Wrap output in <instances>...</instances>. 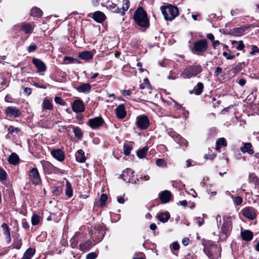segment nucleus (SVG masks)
Here are the masks:
<instances>
[{
    "instance_id": "1",
    "label": "nucleus",
    "mask_w": 259,
    "mask_h": 259,
    "mask_svg": "<svg viewBox=\"0 0 259 259\" xmlns=\"http://www.w3.org/2000/svg\"><path fill=\"white\" fill-rule=\"evenodd\" d=\"M134 19L139 26L148 28L149 26V21L147 13L142 7L138 8L134 13Z\"/></svg>"
},
{
    "instance_id": "2",
    "label": "nucleus",
    "mask_w": 259,
    "mask_h": 259,
    "mask_svg": "<svg viewBox=\"0 0 259 259\" xmlns=\"http://www.w3.org/2000/svg\"><path fill=\"white\" fill-rule=\"evenodd\" d=\"M160 10L164 19L167 21H172L178 16L179 13L178 8L170 4L161 6Z\"/></svg>"
},
{
    "instance_id": "3",
    "label": "nucleus",
    "mask_w": 259,
    "mask_h": 259,
    "mask_svg": "<svg viewBox=\"0 0 259 259\" xmlns=\"http://www.w3.org/2000/svg\"><path fill=\"white\" fill-rule=\"evenodd\" d=\"M202 71V67L200 65H190L185 68L181 74L184 78H190L195 76Z\"/></svg>"
},
{
    "instance_id": "4",
    "label": "nucleus",
    "mask_w": 259,
    "mask_h": 259,
    "mask_svg": "<svg viewBox=\"0 0 259 259\" xmlns=\"http://www.w3.org/2000/svg\"><path fill=\"white\" fill-rule=\"evenodd\" d=\"M232 229V223L230 221H225L221 227V231L220 236V241H224L230 235Z\"/></svg>"
},
{
    "instance_id": "5",
    "label": "nucleus",
    "mask_w": 259,
    "mask_h": 259,
    "mask_svg": "<svg viewBox=\"0 0 259 259\" xmlns=\"http://www.w3.org/2000/svg\"><path fill=\"white\" fill-rule=\"evenodd\" d=\"M29 179L34 185H38L40 182V178L38 170L36 168H32L29 172Z\"/></svg>"
},
{
    "instance_id": "6",
    "label": "nucleus",
    "mask_w": 259,
    "mask_h": 259,
    "mask_svg": "<svg viewBox=\"0 0 259 259\" xmlns=\"http://www.w3.org/2000/svg\"><path fill=\"white\" fill-rule=\"evenodd\" d=\"M136 124L142 130L146 129L149 125L148 118L145 115H140L137 117Z\"/></svg>"
},
{
    "instance_id": "7",
    "label": "nucleus",
    "mask_w": 259,
    "mask_h": 259,
    "mask_svg": "<svg viewBox=\"0 0 259 259\" xmlns=\"http://www.w3.org/2000/svg\"><path fill=\"white\" fill-rule=\"evenodd\" d=\"M257 213L256 210L251 207L247 206L242 210L243 216L250 220H253L256 218Z\"/></svg>"
},
{
    "instance_id": "8",
    "label": "nucleus",
    "mask_w": 259,
    "mask_h": 259,
    "mask_svg": "<svg viewBox=\"0 0 259 259\" xmlns=\"http://www.w3.org/2000/svg\"><path fill=\"white\" fill-rule=\"evenodd\" d=\"M208 47L207 41L206 39H200L194 44L195 50L199 53H203L207 50Z\"/></svg>"
},
{
    "instance_id": "9",
    "label": "nucleus",
    "mask_w": 259,
    "mask_h": 259,
    "mask_svg": "<svg viewBox=\"0 0 259 259\" xmlns=\"http://www.w3.org/2000/svg\"><path fill=\"white\" fill-rule=\"evenodd\" d=\"M7 117L16 118L19 117L21 114V111L19 109L15 107L9 106L5 112Z\"/></svg>"
},
{
    "instance_id": "10",
    "label": "nucleus",
    "mask_w": 259,
    "mask_h": 259,
    "mask_svg": "<svg viewBox=\"0 0 259 259\" xmlns=\"http://www.w3.org/2000/svg\"><path fill=\"white\" fill-rule=\"evenodd\" d=\"M104 121L101 117H97L90 119L88 121V124L93 129H96L102 126Z\"/></svg>"
},
{
    "instance_id": "11",
    "label": "nucleus",
    "mask_w": 259,
    "mask_h": 259,
    "mask_svg": "<svg viewBox=\"0 0 259 259\" xmlns=\"http://www.w3.org/2000/svg\"><path fill=\"white\" fill-rule=\"evenodd\" d=\"M51 153L54 158L60 162L63 161L65 159V154L64 152L60 149H52Z\"/></svg>"
},
{
    "instance_id": "12",
    "label": "nucleus",
    "mask_w": 259,
    "mask_h": 259,
    "mask_svg": "<svg viewBox=\"0 0 259 259\" xmlns=\"http://www.w3.org/2000/svg\"><path fill=\"white\" fill-rule=\"evenodd\" d=\"M72 108L75 112H82L85 109L82 101L79 100H76L73 102Z\"/></svg>"
},
{
    "instance_id": "13",
    "label": "nucleus",
    "mask_w": 259,
    "mask_h": 259,
    "mask_svg": "<svg viewBox=\"0 0 259 259\" xmlns=\"http://www.w3.org/2000/svg\"><path fill=\"white\" fill-rule=\"evenodd\" d=\"M159 197L162 203H166L170 200L171 194L169 191L165 190L159 193Z\"/></svg>"
},
{
    "instance_id": "14",
    "label": "nucleus",
    "mask_w": 259,
    "mask_h": 259,
    "mask_svg": "<svg viewBox=\"0 0 259 259\" xmlns=\"http://www.w3.org/2000/svg\"><path fill=\"white\" fill-rule=\"evenodd\" d=\"M32 62L35 67L37 68V72H45L46 70V66L45 63L37 58H34Z\"/></svg>"
},
{
    "instance_id": "15",
    "label": "nucleus",
    "mask_w": 259,
    "mask_h": 259,
    "mask_svg": "<svg viewBox=\"0 0 259 259\" xmlns=\"http://www.w3.org/2000/svg\"><path fill=\"white\" fill-rule=\"evenodd\" d=\"M41 163L44 169L48 172L55 171L58 170V168L54 167L50 162L47 161H42Z\"/></svg>"
},
{
    "instance_id": "16",
    "label": "nucleus",
    "mask_w": 259,
    "mask_h": 259,
    "mask_svg": "<svg viewBox=\"0 0 259 259\" xmlns=\"http://www.w3.org/2000/svg\"><path fill=\"white\" fill-rule=\"evenodd\" d=\"M241 236L244 241L248 242L251 240L253 237V233L248 230H242Z\"/></svg>"
},
{
    "instance_id": "17",
    "label": "nucleus",
    "mask_w": 259,
    "mask_h": 259,
    "mask_svg": "<svg viewBox=\"0 0 259 259\" xmlns=\"http://www.w3.org/2000/svg\"><path fill=\"white\" fill-rule=\"evenodd\" d=\"M91 88V85L89 83H82L76 88V90L78 92L87 94L90 92Z\"/></svg>"
},
{
    "instance_id": "18",
    "label": "nucleus",
    "mask_w": 259,
    "mask_h": 259,
    "mask_svg": "<svg viewBox=\"0 0 259 259\" xmlns=\"http://www.w3.org/2000/svg\"><path fill=\"white\" fill-rule=\"evenodd\" d=\"M133 171L130 168H126L123 171L121 175L122 179L124 181L129 182L133 178Z\"/></svg>"
},
{
    "instance_id": "19",
    "label": "nucleus",
    "mask_w": 259,
    "mask_h": 259,
    "mask_svg": "<svg viewBox=\"0 0 259 259\" xmlns=\"http://www.w3.org/2000/svg\"><path fill=\"white\" fill-rule=\"evenodd\" d=\"M116 116L119 118H123L126 115V111L124 105L120 104L116 108Z\"/></svg>"
},
{
    "instance_id": "20",
    "label": "nucleus",
    "mask_w": 259,
    "mask_h": 259,
    "mask_svg": "<svg viewBox=\"0 0 259 259\" xmlns=\"http://www.w3.org/2000/svg\"><path fill=\"white\" fill-rule=\"evenodd\" d=\"M20 27L21 30L27 34L31 33L33 29V27L31 24L28 23H22Z\"/></svg>"
},
{
    "instance_id": "21",
    "label": "nucleus",
    "mask_w": 259,
    "mask_h": 259,
    "mask_svg": "<svg viewBox=\"0 0 259 259\" xmlns=\"http://www.w3.org/2000/svg\"><path fill=\"white\" fill-rule=\"evenodd\" d=\"M93 19L97 22L101 23L105 19V15L101 11H96L94 13Z\"/></svg>"
},
{
    "instance_id": "22",
    "label": "nucleus",
    "mask_w": 259,
    "mask_h": 259,
    "mask_svg": "<svg viewBox=\"0 0 259 259\" xmlns=\"http://www.w3.org/2000/svg\"><path fill=\"white\" fill-rule=\"evenodd\" d=\"M2 228L3 230V233L5 236L6 241L10 242L11 241L10 232L7 224L3 223L2 225Z\"/></svg>"
},
{
    "instance_id": "23",
    "label": "nucleus",
    "mask_w": 259,
    "mask_h": 259,
    "mask_svg": "<svg viewBox=\"0 0 259 259\" xmlns=\"http://www.w3.org/2000/svg\"><path fill=\"white\" fill-rule=\"evenodd\" d=\"M252 145L250 143H245L244 146L240 148V150L243 153H248L249 154H252L254 153L253 150L251 148Z\"/></svg>"
},
{
    "instance_id": "24",
    "label": "nucleus",
    "mask_w": 259,
    "mask_h": 259,
    "mask_svg": "<svg viewBox=\"0 0 259 259\" xmlns=\"http://www.w3.org/2000/svg\"><path fill=\"white\" fill-rule=\"evenodd\" d=\"M84 154V151L82 149L78 150L75 154L76 161L80 163L84 162L86 160Z\"/></svg>"
},
{
    "instance_id": "25",
    "label": "nucleus",
    "mask_w": 259,
    "mask_h": 259,
    "mask_svg": "<svg viewBox=\"0 0 259 259\" xmlns=\"http://www.w3.org/2000/svg\"><path fill=\"white\" fill-rule=\"evenodd\" d=\"M79 57L82 60H89L93 57V54L90 51H83L79 53Z\"/></svg>"
},
{
    "instance_id": "26",
    "label": "nucleus",
    "mask_w": 259,
    "mask_h": 259,
    "mask_svg": "<svg viewBox=\"0 0 259 259\" xmlns=\"http://www.w3.org/2000/svg\"><path fill=\"white\" fill-rule=\"evenodd\" d=\"M19 160L18 156L15 153H12L8 158L9 162L13 165H16Z\"/></svg>"
},
{
    "instance_id": "27",
    "label": "nucleus",
    "mask_w": 259,
    "mask_h": 259,
    "mask_svg": "<svg viewBox=\"0 0 259 259\" xmlns=\"http://www.w3.org/2000/svg\"><path fill=\"white\" fill-rule=\"evenodd\" d=\"M170 218V214L168 212L161 213L157 216L158 220L162 223L167 222Z\"/></svg>"
},
{
    "instance_id": "28",
    "label": "nucleus",
    "mask_w": 259,
    "mask_h": 259,
    "mask_svg": "<svg viewBox=\"0 0 259 259\" xmlns=\"http://www.w3.org/2000/svg\"><path fill=\"white\" fill-rule=\"evenodd\" d=\"M35 249L32 248H29L25 252L23 259H30L35 253Z\"/></svg>"
},
{
    "instance_id": "29",
    "label": "nucleus",
    "mask_w": 259,
    "mask_h": 259,
    "mask_svg": "<svg viewBox=\"0 0 259 259\" xmlns=\"http://www.w3.org/2000/svg\"><path fill=\"white\" fill-rule=\"evenodd\" d=\"M227 145V141L224 138H219L216 142L215 149L219 151L221 146H226Z\"/></svg>"
},
{
    "instance_id": "30",
    "label": "nucleus",
    "mask_w": 259,
    "mask_h": 259,
    "mask_svg": "<svg viewBox=\"0 0 259 259\" xmlns=\"http://www.w3.org/2000/svg\"><path fill=\"white\" fill-rule=\"evenodd\" d=\"M42 107L43 109L46 110H52L53 109V104L48 99L46 98H45L43 101Z\"/></svg>"
},
{
    "instance_id": "31",
    "label": "nucleus",
    "mask_w": 259,
    "mask_h": 259,
    "mask_svg": "<svg viewBox=\"0 0 259 259\" xmlns=\"http://www.w3.org/2000/svg\"><path fill=\"white\" fill-rule=\"evenodd\" d=\"M42 12L38 8H33L30 12V15L32 16L36 17H40L42 15Z\"/></svg>"
},
{
    "instance_id": "32",
    "label": "nucleus",
    "mask_w": 259,
    "mask_h": 259,
    "mask_svg": "<svg viewBox=\"0 0 259 259\" xmlns=\"http://www.w3.org/2000/svg\"><path fill=\"white\" fill-rule=\"evenodd\" d=\"M41 218L37 214H33L31 217V222L33 226L38 225L40 222Z\"/></svg>"
},
{
    "instance_id": "33",
    "label": "nucleus",
    "mask_w": 259,
    "mask_h": 259,
    "mask_svg": "<svg viewBox=\"0 0 259 259\" xmlns=\"http://www.w3.org/2000/svg\"><path fill=\"white\" fill-rule=\"evenodd\" d=\"M66 190L65 194L69 197H71L72 196V189L70 183L67 181L65 184Z\"/></svg>"
},
{
    "instance_id": "34",
    "label": "nucleus",
    "mask_w": 259,
    "mask_h": 259,
    "mask_svg": "<svg viewBox=\"0 0 259 259\" xmlns=\"http://www.w3.org/2000/svg\"><path fill=\"white\" fill-rule=\"evenodd\" d=\"M148 148L146 147H145L137 152V156L140 158H143L145 157L148 152Z\"/></svg>"
},
{
    "instance_id": "35",
    "label": "nucleus",
    "mask_w": 259,
    "mask_h": 259,
    "mask_svg": "<svg viewBox=\"0 0 259 259\" xmlns=\"http://www.w3.org/2000/svg\"><path fill=\"white\" fill-rule=\"evenodd\" d=\"M203 89V84L201 82H198L194 88L195 94L197 95H200Z\"/></svg>"
},
{
    "instance_id": "36",
    "label": "nucleus",
    "mask_w": 259,
    "mask_h": 259,
    "mask_svg": "<svg viewBox=\"0 0 259 259\" xmlns=\"http://www.w3.org/2000/svg\"><path fill=\"white\" fill-rule=\"evenodd\" d=\"M130 7V2L128 0H123L122 8L121 9V14L123 15L124 12L128 10Z\"/></svg>"
},
{
    "instance_id": "37",
    "label": "nucleus",
    "mask_w": 259,
    "mask_h": 259,
    "mask_svg": "<svg viewBox=\"0 0 259 259\" xmlns=\"http://www.w3.org/2000/svg\"><path fill=\"white\" fill-rule=\"evenodd\" d=\"M108 8L111 10L113 12H115L117 13L121 14V9H119L117 7L116 5L114 4H111L108 5Z\"/></svg>"
},
{
    "instance_id": "38",
    "label": "nucleus",
    "mask_w": 259,
    "mask_h": 259,
    "mask_svg": "<svg viewBox=\"0 0 259 259\" xmlns=\"http://www.w3.org/2000/svg\"><path fill=\"white\" fill-rule=\"evenodd\" d=\"M73 133L74 134L76 138H78L79 139H80L82 138V133L81 132V130L79 127H74L73 129Z\"/></svg>"
},
{
    "instance_id": "39",
    "label": "nucleus",
    "mask_w": 259,
    "mask_h": 259,
    "mask_svg": "<svg viewBox=\"0 0 259 259\" xmlns=\"http://www.w3.org/2000/svg\"><path fill=\"white\" fill-rule=\"evenodd\" d=\"M7 178V174L6 171L0 167V181H4Z\"/></svg>"
},
{
    "instance_id": "40",
    "label": "nucleus",
    "mask_w": 259,
    "mask_h": 259,
    "mask_svg": "<svg viewBox=\"0 0 259 259\" xmlns=\"http://www.w3.org/2000/svg\"><path fill=\"white\" fill-rule=\"evenodd\" d=\"M132 149V147L131 145L124 144L123 146V153L124 154L127 156L129 155L131 153V151Z\"/></svg>"
},
{
    "instance_id": "41",
    "label": "nucleus",
    "mask_w": 259,
    "mask_h": 259,
    "mask_svg": "<svg viewBox=\"0 0 259 259\" xmlns=\"http://www.w3.org/2000/svg\"><path fill=\"white\" fill-rule=\"evenodd\" d=\"M107 196L105 194H102L101 196L100 201V206H103L105 204V202L107 200Z\"/></svg>"
},
{
    "instance_id": "42",
    "label": "nucleus",
    "mask_w": 259,
    "mask_h": 259,
    "mask_svg": "<svg viewBox=\"0 0 259 259\" xmlns=\"http://www.w3.org/2000/svg\"><path fill=\"white\" fill-rule=\"evenodd\" d=\"M55 102L59 105L65 106L66 102L60 97H56L54 99Z\"/></svg>"
},
{
    "instance_id": "43",
    "label": "nucleus",
    "mask_w": 259,
    "mask_h": 259,
    "mask_svg": "<svg viewBox=\"0 0 259 259\" xmlns=\"http://www.w3.org/2000/svg\"><path fill=\"white\" fill-rule=\"evenodd\" d=\"M156 165L160 167H165L166 165L165 161L162 159L159 158L156 161Z\"/></svg>"
},
{
    "instance_id": "44",
    "label": "nucleus",
    "mask_w": 259,
    "mask_h": 259,
    "mask_svg": "<svg viewBox=\"0 0 259 259\" xmlns=\"http://www.w3.org/2000/svg\"><path fill=\"white\" fill-rule=\"evenodd\" d=\"M8 131L10 134H13L14 133H18L20 131V129L18 127H14L13 126H10L8 128Z\"/></svg>"
},
{
    "instance_id": "45",
    "label": "nucleus",
    "mask_w": 259,
    "mask_h": 259,
    "mask_svg": "<svg viewBox=\"0 0 259 259\" xmlns=\"http://www.w3.org/2000/svg\"><path fill=\"white\" fill-rule=\"evenodd\" d=\"M64 61H67L68 63H69L78 62V61L77 59H74L73 58L69 57H65L64 58Z\"/></svg>"
},
{
    "instance_id": "46",
    "label": "nucleus",
    "mask_w": 259,
    "mask_h": 259,
    "mask_svg": "<svg viewBox=\"0 0 259 259\" xmlns=\"http://www.w3.org/2000/svg\"><path fill=\"white\" fill-rule=\"evenodd\" d=\"M258 52H259L258 48L255 45H253L251 46V51L249 53V54L250 55L252 56L255 53H258Z\"/></svg>"
},
{
    "instance_id": "47",
    "label": "nucleus",
    "mask_w": 259,
    "mask_h": 259,
    "mask_svg": "<svg viewBox=\"0 0 259 259\" xmlns=\"http://www.w3.org/2000/svg\"><path fill=\"white\" fill-rule=\"evenodd\" d=\"M97 256L95 252H92L88 253L86 255V259H95Z\"/></svg>"
},
{
    "instance_id": "48",
    "label": "nucleus",
    "mask_w": 259,
    "mask_h": 259,
    "mask_svg": "<svg viewBox=\"0 0 259 259\" xmlns=\"http://www.w3.org/2000/svg\"><path fill=\"white\" fill-rule=\"evenodd\" d=\"M234 203L237 205H240L242 202V198L240 196H237L234 198Z\"/></svg>"
},
{
    "instance_id": "49",
    "label": "nucleus",
    "mask_w": 259,
    "mask_h": 259,
    "mask_svg": "<svg viewBox=\"0 0 259 259\" xmlns=\"http://www.w3.org/2000/svg\"><path fill=\"white\" fill-rule=\"evenodd\" d=\"M243 64V65H245V63L244 62L242 63H238V65L234 67V72H238L241 70L242 69V65Z\"/></svg>"
},
{
    "instance_id": "50",
    "label": "nucleus",
    "mask_w": 259,
    "mask_h": 259,
    "mask_svg": "<svg viewBox=\"0 0 259 259\" xmlns=\"http://www.w3.org/2000/svg\"><path fill=\"white\" fill-rule=\"evenodd\" d=\"M244 29L241 28H236L234 29V33L236 35H240L244 31Z\"/></svg>"
},
{
    "instance_id": "51",
    "label": "nucleus",
    "mask_w": 259,
    "mask_h": 259,
    "mask_svg": "<svg viewBox=\"0 0 259 259\" xmlns=\"http://www.w3.org/2000/svg\"><path fill=\"white\" fill-rule=\"evenodd\" d=\"M171 250H178L180 248L179 244H170L169 246Z\"/></svg>"
},
{
    "instance_id": "52",
    "label": "nucleus",
    "mask_w": 259,
    "mask_h": 259,
    "mask_svg": "<svg viewBox=\"0 0 259 259\" xmlns=\"http://www.w3.org/2000/svg\"><path fill=\"white\" fill-rule=\"evenodd\" d=\"M222 72V68L220 67H218L215 69L214 75L215 76H218L219 74H221Z\"/></svg>"
},
{
    "instance_id": "53",
    "label": "nucleus",
    "mask_w": 259,
    "mask_h": 259,
    "mask_svg": "<svg viewBox=\"0 0 259 259\" xmlns=\"http://www.w3.org/2000/svg\"><path fill=\"white\" fill-rule=\"evenodd\" d=\"M223 55L226 57V59L227 60H231L235 58L234 55H228V53L226 52H224L223 53Z\"/></svg>"
},
{
    "instance_id": "54",
    "label": "nucleus",
    "mask_w": 259,
    "mask_h": 259,
    "mask_svg": "<svg viewBox=\"0 0 259 259\" xmlns=\"http://www.w3.org/2000/svg\"><path fill=\"white\" fill-rule=\"evenodd\" d=\"M22 227L26 230L28 229L29 227L28 223L26 221L24 220H23L22 222Z\"/></svg>"
},
{
    "instance_id": "55",
    "label": "nucleus",
    "mask_w": 259,
    "mask_h": 259,
    "mask_svg": "<svg viewBox=\"0 0 259 259\" xmlns=\"http://www.w3.org/2000/svg\"><path fill=\"white\" fill-rule=\"evenodd\" d=\"M36 49V46L35 45H31L28 47L27 49V51L29 52H31L34 51Z\"/></svg>"
},
{
    "instance_id": "56",
    "label": "nucleus",
    "mask_w": 259,
    "mask_h": 259,
    "mask_svg": "<svg viewBox=\"0 0 259 259\" xmlns=\"http://www.w3.org/2000/svg\"><path fill=\"white\" fill-rule=\"evenodd\" d=\"M244 48V45L242 41L239 42L238 45L237 47V49L238 50H241Z\"/></svg>"
},
{
    "instance_id": "57",
    "label": "nucleus",
    "mask_w": 259,
    "mask_h": 259,
    "mask_svg": "<svg viewBox=\"0 0 259 259\" xmlns=\"http://www.w3.org/2000/svg\"><path fill=\"white\" fill-rule=\"evenodd\" d=\"M24 92L25 94L29 95L31 93V89L30 88H25L24 89Z\"/></svg>"
},
{
    "instance_id": "58",
    "label": "nucleus",
    "mask_w": 259,
    "mask_h": 259,
    "mask_svg": "<svg viewBox=\"0 0 259 259\" xmlns=\"http://www.w3.org/2000/svg\"><path fill=\"white\" fill-rule=\"evenodd\" d=\"M122 94L124 96H130L131 94V92L130 90H124L122 92Z\"/></svg>"
},
{
    "instance_id": "59",
    "label": "nucleus",
    "mask_w": 259,
    "mask_h": 259,
    "mask_svg": "<svg viewBox=\"0 0 259 259\" xmlns=\"http://www.w3.org/2000/svg\"><path fill=\"white\" fill-rule=\"evenodd\" d=\"M245 83H246V80L243 78L240 79L238 82V83L239 84V85L242 87L245 84Z\"/></svg>"
},
{
    "instance_id": "60",
    "label": "nucleus",
    "mask_w": 259,
    "mask_h": 259,
    "mask_svg": "<svg viewBox=\"0 0 259 259\" xmlns=\"http://www.w3.org/2000/svg\"><path fill=\"white\" fill-rule=\"evenodd\" d=\"M212 43L213 48L215 49L219 45L220 41L219 40H214L212 41Z\"/></svg>"
},
{
    "instance_id": "61",
    "label": "nucleus",
    "mask_w": 259,
    "mask_h": 259,
    "mask_svg": "<svg viewBox=\"0 0 259 259\" xmlns=\"http://www.w3.org/2000/svg\"><path fill=\"white\" fill-rule=\"evenodd\" d=\"M117 200L118 202L120 204H123L125 201L124 198L122 197H118Z\"/></svg>"
},
{
    "instance_id": "62",
    "label": "nucleus",
    "mask_w": 259,
    "mask_h": 259,
    "mask_svg": "<svg viewBox=\"0 0 259 259\" xmlns=\"http://www.w3.org/2000/svg\"><path fill=\"white\" fill-rule=\"evenodd\" d=\"M206 36L208 39H209L212 41L213 40L214 38L213 35L212 33L207 34Z\"/></svg>"
},
{
    "instance_id": "63",
    "label": "nucleus",
    "mask_w": 259,
    "mask_h": 259,
    "mask_svg": "<svg viewBox=\"0 0 259 259\" xmlns=\"http://www.w3.org/2000/svg\"><path fill=\"white\" fill-rule=\"evenodd\" d=\"M11 98L10 96H9L8 95H6L5 98V101L7 102H11Z\"/></svg>"
},
{
    "instance_id": "64",
    "label": "nucleus",
    "mask_w": 259,
    "mask_h": 259,
    "mask_svg": "<svg viewBox=\"0 0 259 259\" xmlns=\"http://www.w3.org/2000/svg\"><path fill=\"white\" fill-rule=\"evenodd\" d=\"M179 204L183 206H186L187 204V202L186 200L180 201Z\"/></svg>"
}]
</instances>
